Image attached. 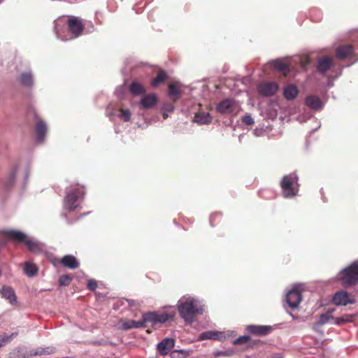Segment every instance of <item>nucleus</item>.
Returning <instances> with one entry per match:
<instances>
[{
  "label": "nucleus",
  "instance_id": "1",
  "mask_svg": "<svg viewBox=\"0 0 358 358\" xmlns=\"http://www.w3.org/2000/svg\"><path fill=\"white\" fill-rule=\"evenodd\" d=\"M178 310L180 316L186 323L192 324L197 314L203 313V306L201 301L191 296H183L178 302Z\"/></svg>",
  "mask_w": 358,
  "mask_h": 358
},
{
  "label": "nucleus",
  "instance_id": "2",
  "mask_svg": "<svg viewBox=\"0 0 358 358\" xmlns=\"http://www.w3.org/2000/svg\"><path fill=\"white\" fill-rule=\"evenodd\" d=\"M2 234L8 240L24 243L28 249L34 253H43L46 248L43 243L28 237L25 234L17 230H2Z\"/></svg>",
  "mask_w": 358,
  "mask_h": 358
},
{
  "label": "nucleus",
  "instance_id": "3",
  "mask_svg": "<svg viewBox=\"0 0 358 358\" xmlns=\"http://www.w3.org/2000/svg\"><path fill=\"white\" fill-rule=\"evenodd\" d=\"M68 24L69 29L71 34L73 36V38H76L79 36L83 30V26L80 20H78L76 17H72L67 22L64 18H58L55 21L54 31L56 34L57 38L61 39L62 41L67 40L66 38H64L61 34L60 31L65 25Z\"/></svg>",
  "mask_w": 358,
  "mask_h": 358
},
{
  "label": "nucleus",
  "instance_id": "4",
  "mask_svg": "<svg viewBox=\"0 0 358 358\" xmlns=\"http://www.w3.org/2000/svg\"><path fill=\"white\" fill-rule=\"evenodd\" d=\"M336 278L342 285L348 287L358 282V262H355L349 266L341 271Z\"/></svg>",
  "mask_w": 358,
  "mask_h": 358
},
{
  "label": "nucleus",
  "instance_id": "5",
  "mask_svg": "<svg viewBox=\"0 0 358 358\" xmlns=\"http://www.w3.org/2000/svg\"><path fill=\"white\" fill-rule=\"evenodd\" d=\"M85 191L83 187H78L74 190H69L64 200V209L71 212L79 208L77 201L83 199Z\"/></svg>",
  "mask_w": 358,
  "mask_h": 358
},
{
  "label": "nucleus",
  "instance_id": "6",
  "mask_svg": "<svg viewBox=\"0 0 358 358\" xmlns=\"http://www.w3.org/2000/svg\"><path fill=\"white\" fill-rule=\"evenodd\" d=\"M280 185L283 196L286 198L292 197L298 192V177L295 173L285 176Z\"/></svg>",
  "mask_w": 358,
  "mask_h": 358
},
{
  "label": "nucleus",
  "instance_id": "7",
  "mask_svg": "<svg viewBox=\"0 0 358 358\" xmlns=\"http://www.w3.org/2000/svg\"><path fill=\"white\" fill-rule=\"evenodd\" d=\"M216 108L220 113L232 115H236L241 110L239 103L232 99H224L217 104Z\"/></svg>",
  "mask_w": 358,
  "mask_h": 358
},
{
  "label": "nucleus",
  "instance_id": "8",
  "mask_svg": "<svg viewBox=\"0 0 358 358\" xmlns=\"http://www.w3.org/2000/svg\"><path fill=\"white\" fill-rule=\"evenodd\" d=\"M355 302V296L345 290L336 292L332 297V303L337 306H345L349 304H354Z\"/></svg>",
  "mask_w": 358,
  "mask_h": 358
},
{
  "label": "nucleus",
  "instance_id": "9",
  "mask_svg": "<svg viewBox=\"0 0 358 358\" xmlns=\"http://www.w3.org/2000/svg\"><path fill=\"white\" fill-rule=\"evenodd\" d=\"M173 316L174 313L150 312L144 314V321L156 325L166 322Z\"/></svg>",
  "mask_w": 358,
  "mask_h": 358
},
{
  "label": "nucleus",
  "instance_id": "10",
  "mask_svg": "<svg viewBox=\"0 0 358 358\" xmlns=\"http://www.w3.org/2000/svg\"><path fill=\"white\" fill-rule=\"evenodd\" d=\"M234 336L235 333L232 331H207L201 333L199 335V340L203 341L206 339H213L218 341H224Z\"/></svg>",
  "mask_w": 358,
  "mask_h": 358
},
{
  "label": "nucleus",
  "instance_id": "11",
  "mask_svg": "<svg viewBox=\"0 0 358 358\" xmlns=\"http://www.w3.org/2000/svg\"><path fill=\"white\" fill-rule=\"evenodd\" d=\"M300 287L299 285H296L286 294V302L288 306L292 310L297 308L301 303V294Z\"/></svg>",
  "mask_w": 358,
  "mask_h": 358
},
{
  "label": "nucleus",
  "instance_id": "12",
  "mask_svg": "<svg viewBox=\"0 0 358 358\" xmlns=\"http://www.w3.org/2000/svg\"><path fill=\"white\" fill-rule=\"evenodd\" d=\"M278 89V85L274 82L263 83L258 86L259 92L266 96L273 95Z\"/></svg>",
  "mask_w": 358,
  "mask_h": 358
},
{
  "label": "nucleus",
  "instance_id": "13",
  "mask_svg": "<svg viewBox=\"0 0 358 358\" xmlns=\"http://www.w3.org/2000/svg\"><path fill=\"white\" fill-rule=\"evenodd\" d=\"M273 328L269 325L251 324L246 327V330L257 336H266L270 334Z\"/></svg>",
  "mask_w": 358,
  "mask_h": 358
},
{
  "label": "nucleus",
  "instance_id": "14",
  "mask_svg": "<svg viewBox=\"0 0 358 358\" xmlns=\"http://www.w3.org/2000/svg\"><path fill=\"white\" fill-rule=\"evenodd\" d=\"M175 340L170 338H165L157 345V350L162 355H167L174 347Z\"/></svg>",
  "mask_w": 358,
  "mask_h": 358
},
{
  "label": "nucleus",
  "instance_id": "15",
  "mask_svg": "<svg viewBox=\"0 0 358 358\" xmlns=\"http://www.w3.org/2000/svg\"><path fill=\"white\" fill-rule=\"evenodd\" d=\"M22 269L24 273L29 278L36 276L38 272V266L31 261L25 262L22 265Z\"/></svg>",
  "mask_w": 358,
  "mask_h": 358
},
{
  "label": "nucleus",
  "instance_id": "16",
  "mask_svg": "<svg viewBox=\"0 0 358 358\" xmlns=\"http://www.w3.org/2000/svg\"><path fill=\"white\" fill-rule=\"evenodd\" d=\"M61 264L71 269H75L78 267L79 262L73 255H65L61 259Z\"/></svg>",
  "mask_w": 358,
  "mask_h": 358
},
{
  "label": "nucleus",
  "instance_id": "17",
  "mask_svg": "<svg viewBox=\"0 0 358 358\" xmlns=\"http://www.w3.org/2000/svg\"><path fill=\"white\" fill-rule=\"evenodd\" d=\"M333 65L332 59L328 57H323L318 60L317 69L322 73H324L329 71Z\"/></svg>",
  "mask_w": 358,
  "mask_h": 358
},
{
  "label": "nucleus",
  "instance_id": "18",
  "mask_svg": "<svg viewBox=\"0 0 358 358\" xmlns=\"http://www.w3.org/2000/svg\"><path fill=\"white\" fill-rule=\"evenodd\" d=\"M299 94L298 88L293 84L285 86L283 89V95L287 100H292L296 97Z\"/></svg>",
  "mask_w": 358,
  "mask_h": 358
},
{
  "label": "nucleus",
  "instance_id": "19",
  "mask_svg": "<svg viewBox=\"0 0 358 358\" xmlns=\"http://www.w3.org/2000/svg\"><path fill=\"white\" fill-rule=\"evenodd\" d=\"M357 314H345L341 317H333V324L335 325H341L346 323L352 322L356 318Z\"/></svg>",
  "mask_w": 358,
  "mask_h": 358
},
{
  "label": "nucleus",
  "instance_id": "20",
  "mask_svg": "<svg viewBox=\"0 0 358 358\" xmlns=\"http://www.w3.org/2000/svg\"><path fill=\"white\" fill-rule=\"evenodd\" d=\"M305 103L308 107L314 110H319L322 108V103L320 98L314 95L307 96Z\"/></svg>",
  "mask_w": 358,
  "mask_h": 358
},
{
  "label": "nucleus",
  "instance_id": "21",
  "mask_svg": "<svg viewBox=\"0 0 358 358\" xmlns=\"http://www.w3.org/2000/svg\"><path fill=\"white\" fill-rule=\"evenodd\" d=\"M46 131L47 127L45 123L43 120H38L36 126V134L38 142L41 143L43 141Z\"/></svg>",
  "mask_w": 358,
  "mask_h": 358
},
{
  "label": "nucleus",
  "instance_id": "22",
  "mask_svg": "<svg viewBox=\"0 0 358 358\" xmlns=\"http://www.w3.org/2000/svg\"><path fill=\"white\" fill-rule=\"evenodd\" d=\"M157 101L156 95L151 94L142 98L141 105L144 108H150L155 106Z\"/></svg>",
  "mask_w": 358,
  "mask_h": 358
},
{
  "label": "nucleus",
  "instance_id": "23",
  "mask_svg": "<svg viewBox=\"0 0 358 358\" xmlns=\"http://www.w3.org/2000/svg\"><path fill=\"white\" fill-rule=\"evenodd\" d=\"M352 53L353 48L351 45L341 46L336 50V56L341 59L350 57Z\"/></svg>",
  "mask_w": 358,
  "mask_h": 358
},
{
  "label": "nucleus",
  "instance_id": "24",
  "mask_svg": "<svg viewBox=\"0 0 358 358\" xmlns=\"http://www.w3.org/2000/svg\"><path fill=\"white\" fill-rule=\"evenodd\" d=\"M212 117L209 113L202 112L196 113L194 117V122L200 124H207L211 122Z\"/></svg>",
  "mask_w": 358,
  "mask_h": 358
},
{
  "label": "nucleus",
  "instance_id": "25",
  "mask_svg": "<svg viewBox=\"0 0 358 358\" xmlns=\"http://www.w3.org/2000/svg\"><path fill=\"white\" fill-rule=\"evenodd\" d=\"M19 82L24 86L31 87L34 84L33 75L31 72H24L19 76Z\"/></svg>",
  "mask_w": 358,
  "mask_h": 358
},
{
  "label": "nucleus",
  "instance_id": "26",
  "mask_svg": "<svg viewBox=\"0 0 358 358\" xmlns=\"http://www.w3.org/2000/svg\"><path fill=\"white\" fill-rule=\"evenodd\" d=\"M0 292L2 296L8 300L10 303L16 301V296L14 290L10 287H3Z\"/></svg>",
  "mask_w": 358,
  "mask_h": 358
},
{
  "label": "nucleus",
  "instance_id": "27",
  "mask_svg": "<svg viewBox=\"0 0 358 358\" xmlns=\"http://www.w3.org/2000/svg\"><path fill=\"white\" fill-rule=\"evenodd\" d=\"M146 322L144 321V314L143 315V319L139 321L127 320L124 322L122 327L124 329H129L132 328H140L145 327Z\"/></svg>",
  "mask_w": 358,
  "mask_h": 358
},
{
  "label": "nucleus",
  "instance_id": "28",
  "mask_svg": "<svg viewBox=\"0 0 358 358\" xmlns=\"http://www.w3.org/2000/svg\"><path fill=\"white\" fill-rule=\"evenodd\" d=\"M271 64L284 75H287L289 71L288 66L281 59L273 61L271 62Z\"/></svg>",
  "mask_w": 358,
  "mask_h": 358
},
{
  "label": "nucleus",
  "instance_id": "29",
  "mask_svg": "<svg viewBox=\"0 0 358 358\" xmlns=\"http://www.w3.org/2000/svg\"><path fill=\"white\" fill-rule=\"evenodd\" d=\"M169 93L174 100L178 99L180 95V84L178 82L171 83L169 87Z\"/></svg>",
  "mask_w": 358,
  "mask_h": 358
},
{
  "label": "nucleus",
  "instance_id": "30",
  "mask_svg": "<svg viewBox=\"0 0 358 358\" xmlns=\"http://www.w3.org/2000/svg\"><path fill=\"white\" fill-rule=\"evenodd\" d=\"M54 352V349L51 347H48L45 348H38L34 350H32L30 352V355L32 356H38L42 355H50Z\"/></svg>",
  "mask_w": 358,
  "mask_h": 358
},
{
  "label": "nucleus",
  "instance_id": "31",
  "mask_svg": "<svg viewBox=\"0 0 358 358\" xmlns=\"http://www.w3.org/2000/svg\"><path fill=\"white\" fill-rule=\"evenodd\" d=\"M166 78V74L164 71H160L157 74V76L154 78L152 82L151 85L152 87H157L164 81H165Z\"/></svg>",
  "mask_w": 358,
  "mask_h": 358
},
{
  "label": "nucleus",
  "instance_id": "32",
  "mask_svg": "<svg viewBox=\"0 0 358 358\" xmlns=\"http://www.w3.org/2000/svg\"><path fill=\"white\" fill-rule=\"evenodd\" d=\"M130 92L133 94L138 95L144 93L145 90L142 85L134 82L130 86Z\"/></svg>",
  "mask_w": 358,
  "mask_h": 358
},
{
  "label": "nucleus",
  "instance_id": "33",
  "mask_svg": "<svg viewBox=\"0 0 358 358\" xmlns=\"http://www.w3.org/2000/svg\"><path fill=\"white\" fill-rule=\"evenodd\" d=\"M189 355V352L186 350H176L171 354V358H186Z\"/></svg>",
  "mask_w": 358,
  "mask_h": 358
},
{
  "label": "nucleus",
  "instance_id": "34",
  "mask_svg": "<svg viewBox=\"0 0 358 358\" xmlns=\"http://www.w3.org/2000/svg\"><path fill=\"white\" fill-rule=\"evenodd\" d=\"M332 317H333V316L331 315H329L327 313L322 314L320 316V318H319L318 321L317 322V323L314 325V328H315V327H317V326H321V325L326 324L330 320H332Z\"/></svg>",
  "mask_w": 358,
  "mask_h": 358
},
{
  "label": "nucleus",
  "instance_id": "35",
  "mask_svg": "<svg viewBox=\"0 0 358 358\" xmlns=\"http://www.w3.org/2000/svg\"><path fill=\"white\" fill-rule=\"evenodd\" d=\"M119 117L124 121L127 122L130 120L131 113L129 110L120 109Z\"/></svg>",
  "mask_w": 358,
  "mask_h": 358
},
{
  "label": "nucleus",
  "instance_id": "36",
  "mask_svg": "<svg viewBox=\"0 0 358 358\" xmlns=\"http://www.w3.org/2000/svg\"><path fill=\"white\" fill-rule=\"evenodd\" d=\"M250 339V336H242L234 340L233 342L235 345L243 344L249 341Z\"/></svg>",
  "mask_w": 358,
  "mask_h": 358
},
{
  "label": "nucleus",
  "instance_id": "37",
  "mask_svg": "<svg viewBox=\"0 0 358 358\" xmlns=\"http://www.w3.org/2000/svg\"><path fill=\"white\" fill-rule=\"evenodd\" d=\"M71 280V278L69 275H62L59 278V282L60 285H68Z\"/></svg>",
  "mask_w": 358,
  "mask_h": 358
},
{
  "label": "nucleus",
  "instance_id": "38",
  "mask_svg": "<svg viewBox=\"0 0 358 358\" xmlns=\"http://www.w3.org/2000/svg\"><path fill=\"white\" fill-rule=\"evenodd\" d=\"M242 120L247 125H252L254 124V120L249 114L244 115L242 118Z\"/></svg>",
  "mask_w": 358,
  "mask_h": 358
},
{
  "label": "nucleus",
  "instance_id": "39",
  "mask_svg": "<svg viewBox=\"0 0 358 358\" xmlns=\"http://www.w3.org/2000/svg\"><path fill=\"white\" fill-rule=\"evenodd\" d=\"M14 334L11 336H4L2 339L0 341V348L4 345L6 343L9 342Z\"/></svg>",
  "mask_w": 358,
  "mask_h": 358
},
{
  "label": "nucleus",
  "instance_id": "40",
  "mask_svg": "<svg viewBox=\"0 0 358 358\" xmlns=\"http://www.w3.org/2000/svg\"><path fill=\"white\" fill-rule=\"evenodd\" d=\"M124 94V89L123 86H120L115 90V94L118 98H122Z\"/></svg>",
  "mask_w": 358,
  "mask_h": 358
},
{
  "label": "nucleus",
  "instance_id": "41",
  "mask_svg": "<svg viewBox=\"0 0 358 358\" xmlns=\"http://www.w3.org/2000/svg\"><path fill=\"white\" fill-rule=\"evenodd\" d=\"M173 110H174V106L171 103H166L164 105V106L162 108V110H165L168 113H171L173 111Z\"/></svg>",
  "mask_w": 358,
  "mask_h": 358
},
{
  "label": "nucleus",
  "instance_id": "42",
  "mask_svg": "<svg viewBox=\"0 0 358 358\" xmlns=\"http://www.w3.org/2000/svg\"><path fill=\"white\" fill-rule=\"evenodd\" d=\"M87 286L88 287L92 289V290H94L96 289V287H97V284H96V282L94 280H88V282H87Z\"/></svg>",
  "mask_w": 358,
  "mask_h": 358
},
{
  "label": "nucleus",
  "instance_id": "43",
  "mask_svg": "<svg viewBox=\"0 0 358 358\" xmlns=\"http://www.w3.org/2000/svg\"><path fill=\"white\" fill-rule=\"evenodd\" d=\"M163 117L164 118H167L168 117V112L165 111V110H163Z\"/></svg>",
  "mask_w": 358,
  "mask_h": 358
},
{
  "label": "nucleus",
  "instance_id": "44",
  "mask_svg": "<svg viewBox=\"0 0 358 358\" xmlns=\"http://www.w3.org/2000/svg\"><path fill=\"white\" fill-rule=\"evenodd\" d=\"M334 311V309L329 310L327 313V314L331 315Z\"/></svg>",
  "mask_w": 358,
  "mask_h": 358
},
{
  "label": "nucleus",
  "instance_id": "45",
  "mask_svg": "<svg viewBox=\"0 0 358 358\" xmlns=\"http://www.w3.org/2000/svg\"><path fill=\"white\" fill-rule=\"evenodd\" d=\"M4 237V236L2 234L1 231H0V238Z\"/></svg>",
  "mask_w": 358,
  "mask_h": 358
},
{
  "label": "nucleus",
  "instance_id": "46",
  "mask_svg": "<svg viewBox=\"0 0 358 358\" xmlns=\"http://www.w3.org/2000/svg\"><path fill=\"white\" fill-rule=\"evenodd\" d=\"M14 178H15V176H12V178H11V179H12V180H13V179H14Z\"/></svg>",
  "mask_w": 358,
  "mask_h": 358
},
{
  "label": "nucleus",
  "instance_id": "47",
  "mask_svg": "<svg viewBox=\"0 0 358 358\" xmlns=\"http://www.w3.org/2000/svg\"><path fill=\"white\" fill-rule=\"evenodd\" d=\"M3 0H0V3H1Z\"/></svg>",
  "mask_w": 358,
  "mask_h": 358
}]
</instances>
